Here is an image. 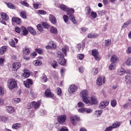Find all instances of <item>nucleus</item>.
<instances>
[{
  "label": "nucleus",
  "mask_w": 131,
  "mask_h": 131,
  "mask_svg": "<svg viewBox=\"0 0 131 131\" xmlns=\"http://www.w3.org/2000/svg\"><path fill=\"white\" fill-rule=\"evenodd\" d=\"M89 96V92L86 90H82L80 93V97L81 98L83 102L89 106H92V105H95L98 103L97 97L95 96Z\"/></svg>",
  "instance_id": "1"
},
{
  "label": "nucleus",
  "mask_w": 131,
  "mask_h": 131,
  "mask_svg": "<svg viewBox=\"0 0 131 131\" xmlns=\"http://www.w3.org/2000/svg\"><path fill=\"white\" fill-rule=\"evenodd\" d=\"M56 57L58 58V63L62 66L66 65V60L64 58V54L61 51H58L56 53Z\"/></svg>",
  "instance_id": "2"
},
{
  "label": "nucleus",
  "mask_w": 131,
  "mask_h": 131,
  "mask_svg": "<svg viewBox=\"0 0 131 131\" xmlns=\"http://www.w3.org/2000/svg\"><path fill=\"white\" fill-rule=\"evenodd\" d=\"M40 104H41V101L40 100L35 102L33 101L28 104V109H31V108H34V109H38L39 108V106H40Z\"/></svg>",
  "instance_id": "3"
},
{
  "label": "nucleus",
  "mask_w": 131,
  "mask_h": 131,
  "mask_svg": "<svg viewBox=\"0 0 131 131\" xmlns=\"http://www.w3.org/2000/svg\"><path fill=\"white\" fill-rule=\"evenodd\" d=\"M17 81L14 79H10L8 80V86L9 90H13L17 88Z\"/></svg>",
  "instance_id": "4"
},
{
  "label": "nucleus",
  "mask_w": 131,
  "mask_h": 131,
  "mask_svg": "<svg viewBox=\"0 0 131 131\" xmlns=\"http://www.w3.org/2000/svg\"><path fill=\"white\" fill-rule=\"evenodd\" d=\"M67 12V14L70 16V19L73 22L74 24H76L77 22L75 20V17L74 16L72 15V14L74 13V9L72 8H68V10L66 11Z\"/></svg>",
  "instance_id": "5"
},
{
  "label": "nucleus",
  "mask_w": 131,
  "mask_h": 131,
  "mask_svg": "<svg viewBox=\"0 0 131 131\" xmlns=\"http://www.w3.org/2000/svg\"><path fill=\"white\" fill-rule=\"evenodd\" d=\"M45 48L47 50H55L57 48V44L54 41H50Z\"/></svg>",
  "instance_id": "6"
},
{
  "label": "nucleus",
  "mask_w": 131,
  "mask_h": 131,
  "mask_svg": "<svg viewBox=\"0 0 131 131\" xmlns=\"http://www.w3.org/2000/svg\"><path fill=\"white\" fill-rule=\"evenodd\" d=\"M70 121L73 125H76L77 121H80V117L77 115L71 116L70 117Z\"/></svg>",
  "instance_id": "7"
},
{
  "label": "nucleus",
  "mask_w": 131,
  "mask_h": 131,
  "mask_svg": "<svg viewBox=\"0 0 131 131\" xmlns=\"http://www.w3.org/2000/svg\"><path fill=\"white\" fill-rule=\"evenodd\" d=\"M78 112L79 113H87L88 114H90L93 113V109L91 108H86V107H82L78 110Z\"/></svg>",
  "instance_id": "8"
},
{
  "label": "nucleus",
  "mask_w": 131,
  "mask_h": 131,
  "mask_svg": "<svg viewBox=\"0 0 131 131\" xmlns=\"http://www.w3.org/2000/svg\"><path fill=\"white\" fill-rule=\"evenodd\" d=\"M105 81H106V78L104 77L102 78L99 77L96 80V84L98 86H101L103 84V83H105Z\"/></svg>",
  "instance_id": "9"
},
{
  "label": "nucleus",
  "mask_w": 131,
  "mask_h": 131,
  "mask_svg": "<svg viewBox=\"0 0 131 131\" xmlns=\"http://www.w3.org/2000/svg\"><path fill=\"white\" fill-rule=\"evenodd\" d=\"M67 117L65 115H62L57 117V121L58 123L62 124L66 121Z\"/></svg>",
  "instance_id": "10"
},
{
  "label": "nucleus",
  "mask_w": 131,
  "mask_h": 131,
  "mask_svg": "<svg viewBox=\"0 0 131 131\" xmlns=\"http://www.w3.org/2000/svg\"><path fill=\"white\" fill-rule=\"evenodd\" d=\"M109 105V101L107 100H104L101 101L99 105V107L100 109H104V108H106V106Z\"/></svg>",
  "instance_id": "11"
},
{
  "label": "nucleus",
  "mask_w": 131,
  "mask_h": 131,
  "mask_svg": "<svg viewBox=\"0 0 131 131\" xmlns=\"http://www.w3.org/2000/svg\"><path fill=\"white\" fill-rule=\"evenodd\" d=\"M92 55L94 57L96 61H99L100 58L99 57V52L97 50H93L92 51Z\"/></svg>",
  "instance_id": "12"
},
{
  "label": "nucleus",
  "mask_w": 131,
  "mask_h": 131,
  "mask_svg": "<svg viewBox=\"0 0 131 131\" xmlns=\"http://www.w3.org/2000/svg\"><path fill=\"white\" fill-rule=\"evenodd\" d=\"M45 96L47 98H52V99H55V97H54V93L51 92V90L47 89L45 92Z\"/></svg>",
  "instance_id": "13"
},
{
  "label": "nucleus",
  "mask_w": 131,
  "mask_h": 131,
  "mask_svg": "<svg viewBox=\"0 0 131 131\" xmlns=\"http://www.w3.org/2000/svg\"><path fill=\"white\" fill-rule=\"evenodd\" d=\"M68 91L70 94H74L77 91V86H75V85H71L69 88Z\"/></svg>",
  "instance_id": "14"
},
{
  "label": "nucleus",
  "mask_w": 131,
  "mask_h": 131,
  "mask_svg": "<svg viewBox=\"0 0 131 131\" xmlns=\"http://www.w3.org/2000/svg\"><path fill=\"white\" fill-rule=\"evenodd\" d=\"M33 83L32 80L31 79H27L26 81L24 82V84L26 86V88H29L31 86Z\"/></svg>",
  "instance_id": "15"
},
{
  "label": "nucleus",
  "mask_w": 131,
  "mask_h": 131,
  "mask_svg": "<svg viewBox=\"0 0 131 131\" xmlns=\"http://www.w3.org/2000/svg\"><path fill=\"white\" fill-rule=\"evenodd\" d=\"M20 66H21L20 63L15 62L12 64V70L13 71H16V70H18L20 68Z\"/></svg>",
  "instance_id": "16"
},
{
  "label": "nucleus",
  "mask_w": 131,
  "mask_h": 131,
  "mask_svg": "<svg viewBox=\"0 0 131 131\" xmlns=\"http://www.w3.org/2000/svg\"><path fill=\"white\" fill-rule=\"evenodd\" d=\"M119 60V59L116 55H112L110 59V61L111 62V63H114L115 64H116V63H117Z\"/></svg>",
  "instance_id": "17"
},
{
  "label": "nucleus",
  "mask_w": 131,
  "mask_h": 131,
  "mask_svg": "<svg viewBox=\"0 0 131 131\" xmlns=\"http://www.w3.org/2000/svg\"><path fill=\"white\" fill-rule=\"evenodd\" d=\"M49 20L52 24H54V25L57 23V19H56V17L52 14L49 15Z\"/></svg>",
  "instance_id": "18"
},
{
  "label": "nucleus",
  "mask_w": 131,
  "mask_h": 131,
  "mask_svg": "<svg viewBox=\"0 0 131 131\" xmlns=\"http://www.w3.org/2000/svg\"><path fill=\"white\" fill-rule=\"evenodd\" d=\"M1 16L2 17V19H3V20H4V21H8V20H9V16H8V14L5 12H1Z\"/></svg>",
  "instance_id": "19"
},
{
  "label": "nucleus",
  "mask_w": 131,
  "mask_h": 131,
  "mask_svg": "<svg viewBox=\"0 0 131 131\" xmlns=\"http://www.w3.org/2000/svg\"><path fill=\"white\" fill-rule=\"evenodd\" d=\"M125 70L121 68L118 69L117 74L120 76H122V75H124V74H125Z\"/></svg>",
  "instance_id": "20"
},
{
  "label": "nucleus",
  "mask_w": 131,
  "mask_h": 131,
  "mask_svg": "<svg viewBox=\"0 0 131 131\" xmlns=\"http://www.w3.org/2000/svg\"><path fill=\"white\" fill-rule=\"evenodd\" d=\"M21 76L22 77H24V78H28V77L30 76V72L27 70H25L24 73H23Z\"/></svg>",
  "instance_id": "21"
},
{
  "label": "nucleus",
  "mask_w": 131,
  "mask_h": 131,
  "mask_svg": "<svg viewBox=\"0 0 131 131\" xmlns=\"http://www.w3.org/2000/svg\"><path fill=\"white\" fill-rule=\"evenodd\" d=\"M6 108L7 112H8V113L10 114H12V113H14L15 112V108H14L13 106H6Z\"/></svg>",
  "instance_id": "22"
},
{
  "label": "nucleus",
  "mask_w": 131,
  "mask_h": 131,
  "mask_svg": "<svg viewBox=\"0 0 131 131\" xmlns=\"http://www.w3.org/2000/svg\"><path fill=\"white\" fill-rule=\"evenodd\" d=\"M28 30L32 35H36V31H35V30H34V29L32 27H29L28 28Z\"/></svg>",
  "instance_id": "23"
},
{
  "label": "nucleus",
  "mask_w": 131,
  "mask_h": 131,
  "mask_svg": "<svg viewBox=\"0 0 131 131\" xmlns=\"http://www.w3.org/2000/svg\"><path fill=\"white\" fill-rule=\"evenodd\" d=\"M50 32L53 34H58V29L55 27H51L50 28Z\"/></svg>",
  "instance_id": "24"
},
{
  "label": "nucleus",
  "mask_w": 131,
  "mask_h": 131,
  "mask_svg": "<svg viewBox=\"0 0 131 131\" xmlns=\"http://www.w3.org/2000/svg\"><path fill=\"white\" fill-rule=\"evenodd\" d=\"M58 8L62 11H64L65 12H66V11H68V7L66 6V5L63 4L59 5Z\"/></svg>",
  "instance_id": "25"
},
{
  "label": "nucleus",
  "mask_w": 131,
  "mask_h": 131,
  "mask_svg": "<svg viewBox=\"0 0 131 131\" xmlns=\"http://www.w3.org/2000/svg\"><path fill=\"white\" fill-rule=\"evenodd\" d=\"M30 54V50L27 47H26L23 50L24 56H28Z\"/></svg>",
  "instance_id": "26"
},
{
  "label": "nucleus",
  "mask_w": 131,
  "mask_h": 131,
  "mask_svg": "<svg viewBox=\"0 0 131 131\" xmlns=\"http://www.w3.org/2000/svg\"><path fill=\"white\" fill-rule=\"evenodd\" d=\"M12 22H15L16 24H20L21 23V19L18 17H13L12 18Z\"/></svg>",
  "instance_id": "27"
},
{
  "label": "nucleus",
  "mask_w": 131,
  "mask_h": 131,
  "mask_svg": "<svg viewBox=\"0 0 131 131\" xmlns=\"http://www.w3.org/2000/svg\"><path fill=\"white\" fill-rule=\"evenodd\" d=\"M7 49L8 48L6 46H3L2 47H1L0 49V54L1 55H4L5 53H6V52L7 51Z\"/></svg>",
  "instance_id": "28"
},
{
  "label": "nucleus",
  "mask_w": 131,
  "mask_h": 131,
  "mask_svg": "<svg viewBox=\"0 0 131 131\" xmlns=\"http://www.w3.org/2000/svg\"><path fill=\"white\" fill-rule=\"evenodd\" d=\"M9 43L12 48H16V42L13 39H10L9 41Z\"/></svg>",
  "instance_id": "29"
},
{
  "label": "nucleus",
  "mask_w": 131,
  "mask_h": 131,
  "mask_svg": "<svg viewBox=\"0 0 131 131\" xmlns=\"http://www.w3.org/2000/svg\"><path fill=\"white\" fill-rule=\"evenodd\" d=\"M76 49L78 52H80V51H83V49H84V46H81V44L78 43L76 46Z\"/></svg>",
  "instance_id": "30"
},
{
  "label": "nucleus",
  "mask_w": 131,
  "mask_h": 131,
  "mask_svg": "<svg viewBox=\"0 0 131 131\" xmlns=\"http://www.w3.org/2000/svg\"><path fill=\"white\" fill-rule=\"evenodd\" d=\"M99 35L98 34H93L90 33L88 35V38H96V37H98Z\"/></svg>",
  "instance_id": "31"
},
{
  "label": "nucleus",
  "mask_w": 131,
  "mask_h": 131,
  "mask_svg": "<svg viewBox=\"0 0 131 131\" xmlns=\"http://www.w3.org/2000/svg\"><path fill=\"white\" fill-rule=\"evenodd\" d=\"M33 64L34 65V66H40V65L42 64V62L41 60L37 59L34 61Z\"/></svg>",
  "instance_id": "32"
},
{
  "label": "nucleus",
  "mask_w": 131,
  "mask_h": 131,
  "mask_svg": "<svg viewBox=\"0 0 131 131\" xmlns=\"http://www.w3.org/2000/svg\"><path fill=\"white\" fill-rule=\"evenodd\" d=\"M108 69L110 70H114L115 69H116V64L112 62L108 67Z\"/></svg>",
  "instance_id": "33"
},
{
  "label": "nucleus",
  "mask_w": 131,
  "mask_h": 131,
  "mask_svg": "<svg viewBox=\"0 0 131 131\" xmlns=\"http://www.w3.org/2000/svg\"><path fill=\"white\" fill-rule=\"evenodd\" d=\"M111 126L113 127V128H117V127H119V126H120V123L119 122H115Z\"/></svg>",
  "instance_id": "34"
},
{
  "label": "nucleus",
  "mask_w": 131,
  "mask_h": 131,
  "mask_svg": "<svg viewBox=\"0 0 131 131\" xmlns=\"http://www.w3.org/2000/svg\"><path fill=\"white\" fill-rule=\"evenodd\" d=\"M102 113H103V110H98L95 111V115L97 117H100L102 115Z\"/></svg>",
  "instance_id": "35"
},
{
  "label": "nucleus",
  "mask_w": 131,
  "mask_h": 131,
  "mask_svg": "<svg viewBox=\"0 0 131 131\" xmlns=\"http://www.w3.org/2000/svg\"><path fill=\"white\" fill-rule=\"evenodd\" d=\"M125 82L127 84H129L131 83V77L129 75H126L125 77Z\"/></svg>",
  "instance_id": "36"
},
{
  "label": "nucleus",
  "mask_w": 131,
  "mask_h": 131,
  "mask_svg": "<svg viewBox=\"0 0 131 131\" xmlns=\"http://www.w3.org/2000/svg\"><path fill=\"white\" fill-rule=\"evenodd\" d=\"M62 52L64 54L65 56L67 55V51L69 50V47L68 46H65L62 48Z\"/></svg>",
  "instance_id": "37"
},
{
  "label": "nucleus",
  "mask_w": 131,
  "mask_h": 131,
  "mask_svg": "<svg viewBox=\"0 0 131 131\" xmlns=\"http://www.w3.org/2000/svg\"><path fill=\"white\" fill-rule=\"evenodd\" d=\"M21 31L23 32V35H27L28 34V31H27L25 27H21Z\"/></svg>",
  "instance_id": "38"
},
{
  "label": "nucleus",
  "mask_w": 131,
  "mask_h": 131,
  "mask_svg": "<svg viewBox=\"0 0 131 131\" xmlns=\"http://www.w3.org/2000/svg\"><path fill=\"white\" fill-rule=\"evenodd\" d=\"M20 127H21V124L20 123H16L12 125V128H14V129H18Z\"/></svg>",
  "instance_id": "39"
},
{
  "label": "nucleus",
  "mask_w": 131,
  "mask_h": 131,
  "mask_svg": "<svg viewBox=\"0 0 131 131\" xmlns=\"http://www.w3.org/2000/svg\"><path fill=\"white\" fill-rule=\"evenodd\" d=\"M126 66H131V57H128L125 61Z\"/></svg>",
  "instance_id": "40"
},
{
  "label": "nucleus",
  "mask_w": 131,
  "mask_h": 131,
  "mask_svg": "<svg viewBox=\"0 0 131 131\" xmlns=\"http://www.w3.org/2000/svg\"><path fill=\"white\" fill-rule=\"evenodd\" d=\"M99 73V70H98V68H94L92 71V74L93 75H97L98 73Z\"/></svg>",
  "instance_id": "41"
},
{
  "label": "nucleus",
  "mask_w": 131,
  "mask_h": 131,
  "mask_svg": "<svg viewBox=\"0 0 131 131\" xmlns=\"http://www.w3.org/2000/svg\"><path fill=\"white\" fill-rule=\"evenodd\" d=\"M78 60H83L84 58V54H79L77 56Z\"/></svg>",
  "instance_id": "42"
},
{
  "label": "nucleus",
  "mask_w": 131,
  "mask_h": 131,
  "mask_svg": "<svg viewBox=\"0 0 131 131\" xmlns=\"http://www.w3.org/2000/svg\"><path fill=\"white\" fill-rule=\"evenodd\" d=\"M52 67L53 68H54V69H56L58 67V62L56 61H53L51 64Z\"/></svg>",
  "instance_id": "43"
},
{
  "label": "nucleus",
  "mask_w": 131,
  "mask_h": 131,
  "mask_svg": "<svg viewBox=\"0 0 131 131\" xmlns=\"http://www.w3.org/2000/svg\"><path fill=\"white\" fill-rule=\"evenodd\" d=\"M20 4L23 6H25V7H27V8H29V4H28L27 2H26V1H21L20 2Z\"/></svg>",
  "instance_id": "44"
},
{
  "label": "nucleus",
  "mask_w": 131,
  "mask_h": 131,
  "mask_svg": "<svg viewBox=\"0 0 131 131\" xmlns=\"http://www.w3.org/2000/svg\"><path fill=\"white\" fill-rule=\"evenodd\" d=\"M37 13L39 15H47V11L42 10H38Z\"/></svg>",
  "instance_id": "45"
},
{
  "label": "nucleus",
  "mask_w": 131,
  "mask_h": 131,
  "mask_svg": "<svg viewBox=\"0 0 131 131\" xmlns=\"http://www.w3.org/2000/svg\"><path fill=\"white\" fill-rule=\"evenodd\" d=\"M111 105L112 107H114L116 106V105H117V102L116 101V100H112L111 102Z\"/></svg>",
  "instance_id": "46"
},
{
  "label": "nucleus",
  "mask_w": 131,
  "mask_h": 131,
  "mask_svg": "<svg viewBox=\"0 0 131 131\" xmlns=\"http://www.w3.org/2000/svg\"><path fill=\"white\" fill-rule=\"evenodd\" d=\"M5 95V90L4 88L0 85V96H4Z\"/></svg>",
  "instance_id": "47"
},
{
  "label": "nucleus",
  "mask_w": 131,
  "mask_h": 131,
  "mask_svg": "<svg viewBox=\"0 0 131 131\" xmlns=\"http://www.w3.org/2000/svg\"><path fill=\"white\" fill-rule=\"evenodd\" d=\"M6 5L8 8H9V9H15V6H14V5L10 3H7Z\"/></svg>",
  "instance_id": "48"
},
{
  "label": "nucleus",
  "mask_w": 131,
  "mask_h": 131,
  "mask_svg": "<svg viewBox=\"0 0 131 131\" xmlns=\"http://www.w3.org/2000/svg\"><path fill=\"white\" fill-rule=\"evenodd\" d=\"M37 28L40 32H41L43 31V28H42V26H41V24H39L37 26Z\"/></svg>",
  "instance_id": "49"
},
{
  "label": "nucleus",
  "mask_w": 131,
  "mask_h": 131,
  "mask_svg": "<svg viewBox=\"0 0 131 131\" xmlns=\"http://www.w3.org/2000/svg\"><path fill=\"white\" fill-rule=\"evenodd\" d=\"M56 91L58 96H62V90L60 88H57Z\"/></svg>",
  "instance_id": "50"
},
{
  "label": "nucleus",
  "mask_w": 131,
  "mask_h": 131,
  "mask_svg": "<svg viewBox=\"0 0 131 131\" xmlns=\"http://www.w3.org/2000/svg\"><path fill=\"white\" fill-rule=\"evenodd\" d=\"M42 25L46 29H48V28H50V25L47 23H42Z\"/></svg>",
  "instance_id": "51"
},
{
  "label": "nucleus",
  "mask_w": 131,
  "mask_h": 131,
  "mask_svg": "<svg viewBox=\"0 0 131 131\" xmlns=\"http://www.w3.org/2000/svg\"><path fill=\"white\" fill-rule=\"evenodd\" d=\"M105 47H109L111 45V40H106L104 41Z\"/></svg>",
  "instance_id": "52"
},
{
  "label": "nucleus",
  "mask_w": 131,
  "mask_h": 131,
  "mask_svg": "<svg viewBox=\"0 0 131 131\" xmlns=\"http://www.w3.org/2000/svg\"><path fill=\"white\" fill-rule=\"evenodd\" d=\"M20 17L23 18V19H26V12L23 11L20 13Z\"/></svg>",
  "instance_id": "53"
},
{
  "label": "nucleus",
  "mask_w": 131,
  "mask_h": 131,
  "mask_svg": "<svg viewBox=\"0 0 131 131\" xmlns=\"http://www.w3.org/2000/svg\"><path fill=\"white\" fill-rule=\"evenodd\" d=\"M130 24H131V21H127L126 23L124 24V25H123V27L125 28V27H127V26H128V25H130Z\"/></svg>",
  "instance_id": "54"
},
{
  "label": "nucleus",
  "mask_w": 131,
  "mask_h": 131,
  "mask_svg": "<svg viewBox=\"0 0 131 131\" xmlns=\"http://www.w3.org/2000/svg\"><path fill=\"white\" fill-rule=\"evenodd\" d=\"M91 16L92 18L94 19H95V18L97 17V13L95 12L92 11L91 12Z\"/></svg>",
  "instance_id": "55"
},
{
  "label": "nucleus",
  "mask_w": 131,
  "mask_h": 131,
  "mask_svg": "<svg viewBox=\"0 0 131 131\" xmlns=\"http://www.w3.org/2000/svg\"><path fill=\"white\" fill-rule=\"evenodd\" d=\"M91 8L89 7H86L85 8V12H86V15H90V14L91 13Z\"/></svg>",
  "instance_id": "56"
},
{
  "label": "nucleus",
  "mask_w": 131,
  "mask_h": 131,
  "mask_svg": "<svg viewBox=\"0 0 131 131\" xmlns=\"http://www.w3.org/2000/svg\"><path fill=\"white\" fill-rule=\"evenodd\" d=\"M41 79L43 82H47L48 81V78H47V76H46V75H43L42 76Z\"/></svg>",
  "instance_id": "57"
},
{
  "label": "nucleus",
  "mask_w": 131,
  "mask_h": 131,
  "mask_svg": "<svg viewBox=\"0 0 131 131\" xmlns=\"http://www.w3.org/2000/svg\"><path fill=\"white\" fill-rule=\"evenodd\" d=\"M20 101H21V99L20 98H15L13 99V102H14V103H16V104L19 103V102Z\"/></svg>",
  "instance_id": "58"
},
{
  "label": "nucleus",
  "mask_w": 131,
  "mask_h": 131,
  "mask_svg": "<svg viewBox=\"0 0 131 131\" xmlns=\"http://www.w3.org/2000/svg\"><path fill=\"white\" fill-rule=\"evenodd\" d=\"M77 106L79 108H81V107H84V103H83L82 102H79L77 103Z\"/></svg>",
  "instance_id": "59"
},
{
  "label": "nucleus",
  "mask_w": 131,
  "mask_h": 131,
  "mask_svg": "<svg viewBox=\"0 0 131 131\" xmlns=\"http://www.w3.org/2000/svg\"><path fill=\"white\" fill-rule=\"evenodd\" d=\"M35 51L39 55H41V54H42V53H43V50H42V49H39H39H36L35 50Z\"/></svg>",
  "instance_id": "60"
},
{
  "label": "nucleus",
  "mask_w": 131,
  "mask_h": 131,
  "mask_svg": "<svg viewBox=\"0 0 131 131\" xmlns=\"http://www.w3.org/2000/svg\"><path fill=\"white\" fill-rule=\"evenodd\" d=\"M123 108L126 109V108H131V105H129V103L127 102L123 105Z\"/></svg>",
  "instance_id": "61"
},
{
  "label": "nucleus",
  "mask_w": 131,
  "mask_h": 131,
  "mask_svg": "<svg viewBox=\"0 0 131 131\" xmlns=\"http://www.w3.org/2000/svg\"><path fill=\"white\" fill-rule=\"evenodd\" d=\"M59 131H69L68 128L66 126H62L60 129Z\"/></svg>",
  "instance_id": "62"
},
{
  "label": "nucleus",
  "mask_w": 131,
  "mask_h": 131,
  "mask_svg": "<svg viewBox=\"0 0 131 131\" xmlns=\"http://www.w3.org/2000/svg\"><path fill=\"white\" fill-rule=\"evenodd\" d=\"M79 72L80 73H83L84 72V68L82 66L80 67L79 68Z\"/></svg>",
  "instance_id": "63"
},
{
  "label": "nucleus",
  "mask_w": 131,
  "mask_h": 131,
  "mask_svg": "<svg viewBox=\"0 0 131 131\" xmlns=\"http://www.w3.org/2000/svg\"><path fill=\"white\" fill-rule=\"evenodd\" d=\"M126 54H131V47H128L127 50H126Z\"/></svg>",
  "instance_id": "64"
}]
</instances>
